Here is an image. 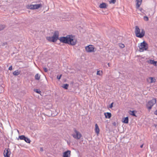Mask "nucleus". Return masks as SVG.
Wrapping results in <instances>:
<instances>
[{"label":"nucleus","mask_w":157,"mask_h":157,"mask_svg":"<svg viewBox=\"0 0 157 157\" xmlns=\"http://www.w3.org/2000/svg\"><path fill=\"white\" fill-rule=\"evenodd\" d=\"M68 86L69 85L68 84H64L63 86H62V87L65 89H67Z\"/></svg>","instance_id":"21"},{"label":"nucleus","mask_w":157,"mask_h":157,"mask_svg":"<svg viewBox=\"0 0 157 157\" xmlns=\"http://www.w3.org/2000/svg\"><path fill=\"white\" fill-rule=\"evenodd\" d=\"M131 113L130 114L131 115H132L133 116H136L135 114L134 111H131Z\"/></svg>","instance_id":"30"},{"label":"nucleus","mask_w":157,"mask_h":157,"mask_svg":"<svg viewBox=\"0 0 157 157\" xmlns=\"http://www.w3.org/2000/svg\"><path fill=\"white\" fill-rule=\"evenodd\" d=\"M71 156V151L67 150L64 152L63 154V157H70Z\"/></svg>","instance_id":"9"},{"label":"nucleus","mask_w":157,"mask_h":157,"mask_svg":"<svg viewBox=\"0 0 157 157\" xmlns=\"http://www.w3.org/2000/svg\"><path fill=\"white\" fill-rule=\"evenodd\" d=\"M60 41L65 44H67L72 45H75L77 43V40L72 35H68L66 37L62 36L59 39Z\"/></svg>","instance_id":"1"},{"label":"nucleus","mask_w":157,"mask_h":157,"mask_svg":"<svg viewBox=\"0 0 157 157\" xmlns=\"http://www.w3.org/2000/svg\"><path fill=\"white\" fill-rule=\"evenodd\" d=\"M119 46L121 48H123L124 47V45L122 44H119Z\"/></svg>","instance_id":"29"},{"label":"nucleus","mask_w":157,"mask_h":157,"mask_svg":"<svg viewBox=\"0 0 157 157\" xmlns=\"http://www.w3.org/2000/svg\"><path fill=\"white\" fill-rule=\"evenodd\" d=\"M62 76V75H57V78L58 79H60Z\"/></svg>","instance_id":"31"},{"label":"nucleus","mask_w":157,"mask_h":157,"mask_svg":"<svg viewBox=\"0 0 157 157\" xmlns=\"http://www.w3.org/2000/svg\"><path fill=\"white\" fill-rule=\"evenodd\" d=\"M144 19L145 21H148V17L147 16H144Z\"/></svg>","instance_id":"27"},{"label":"nucleus","mask_w":157,"mask_h":157,"mask_svg":"<svg viewBox=\"0 0 157 157\" xmlns=\"http://www.w3.org/2000/svg\"><path fill=\"white\" fill-rule=\"evenodd\" d=\"M20 74V71L18 70H17L14 71L13 74L14 75H17Z\"/></svg>","instance_id":"18"},{"label":"nucleus","mask_w":157,"mask_h":157,"mask_svg":"<svg viewBox=\"0 0 157 157\" xmlns=\"http://www.w3.org/2000/svg\"><path fill=\"white\" fill-rule=\"evenodd\" d=\"M11 154L10 150L9 148H5L4 150V157H10Z\"/></svg>","instance_id":"7"},{"label":"nucleus","mask_w":157,"mask_h":157,"mask_svg":"<svg viewBox=\"0 0 157 157\" xmlns=\"http://www.w3.org/2000/svg\"><path fill=\"white\" fill-rule=\"evenodd\" d=\"M113 124L114 125H116V123L115 122H114L113 123Z\"/></svg>","instance_id":"37"},{"label":"nucleus","mask_w":157,"mask_h":157,"mask_svg":"<svg viewBox=\"0 0 157 157\" xmlns=\"http://www.w3.org/2000/svg\"><path fill=\"white\" fill-rule=\"evenodd\" d=\"M104 115H105V117L106 118H109L111 116V113L109 112L105 113Z\"/></svg>","instance_id":"14"},{"label":"nucleus","mask_w":157,"mask_h":157,"mask_svg":"<svg viewBox=\"0 0 157 157\" xmlns=\"http://www.w3.org/2000/svg\"><path fill=\"white\" fill-rule=\"evenodd\" d=\"M113 102L110 105V106H109L110 108H112L113 107Z\"/></svg>","instance_id":"34"},{"label":"nucleus","mask_w":157,"mask_h":157,"mask_svg":"<svg viewBox=\"0 0 157 157\" xmlns=\"http://www.w3.org/2000/svg\"><path fill=\"white\" fill-rule=\"evenodd\" d=\"M108 66H109V63H108Z\"/></svg>","instance_id":"39"},{"label":"nucleus","mask_w":157,"mask_h":157,"mask_svg":"<svg viewBox=\"0 0 157 157\" xmlns=\"http://www.w3.org/2000/svg\"><path fill=\"white\" fill-rule=\"evenodd\" d=\"M116 2V0H111L110 1H109V2L110 3L114 4Z\"/></svg>","instance_id":"28"},{"label":"nucleus","mask_w":157,"mask_h":157,"mask_svg":"<svg viewBox=\"0 0 157 157\" xmlns=\"http://www.w3.org/2000/svg\"><path fill=\"white\" fill-rule=\"evenodd\" d=\"M74 132L72 134V135L73 137L77 140L79 139L82 137V135L80 132L77 131L76 129H74Z\"/></svg>","instance_id":"6"},{"label":"nucleus","mask_w":157,"mask_h":157,"mask_svg":"<svg viewBox=\"0 0 157 157\" xmlns=\"http://www.w3.org/2000/svg\"><path fill=\"white\" fill-rule=\"evenodd\" d=\"M34 90L35 92L39 94H40V93H41V91L39 89H34Z\"/></svg>","instance_id":"24"},{"label":"nucleus","mask_w":157,"mask_h":157,"mask_svg":"<svg viewBox=\"0 0 157 157\" xmlns=\"http://www.w3.org/2000/svg\"><path fill=\"white\" fill-rule=\"evenodd\" d=\"M33 4L28 5L27 6V8L28 9L31 10H33Z\"/></svg>","instance_id":"20"},{"label":"nucleus","mask_w":157,"mask_h":157,"mask_svg":"<svg viewBox=\"0 0 157 157\" xmlns=\"http://www.w3.org/2000/svg\"><path fill=\"white\" fill-rule=\"evenodd\" d=\"M85 50L87 52H93L94 51V47L92 45H89L85 47Z\"/></svg>","instance_id":"8"},{"label":"nucleus","mask_w":157,"mask_h":157,"mask_svg":"<svg viewBox=\"0 0 157 157\" xmlns=\"http://www.w3.org/2000/svg\"><path fill=\"white\" fill-rule=\"evenodd\" d=\"M154 114L157 115V110L154 112Z\"/></svg>","instance_id":"35"},{"label":"nucleus","mask_w":157,"mask_h":157,"mask_svg":"<svg viewBox=\"0 0 157 157\" xmlns=\"http://www.w3.org/2000/svg\"><path fill=\"white\" fill-rule=\"evenodd\" d=\"M138 47L139 48V51L140 52L146 50L148 48V44L145 41L141 43Z\"/></svg>","instance_id":"4"},{"label":"nucleus","mask_w":157,"mask_h":157,"mask_svg":"<svg viewBox=\"0 0 157 157\" xmlns=\"http://www.w3.org/2000/svg\"><path fill=\"white\" fill-rule=\"evenodd\" d=\"M5 28L4 25H0V31L3 30Z\"/></svg>","instance_id":"26"},{"label":"nucleus","mask_w":157,"mask_h":157,"mask_svg":"<svg viewBox=\"0 0 157 157\" xmlns=\"http://www.w3.org/2000/svg\"><path fill=\"white\" fill-rule=\"evenodd\" d=\"M40 151H43V148L42 147H40Z\"/></svg>","instance_id":"36"},{"label":"nucleus","mask_w":157,"mask_h":157,"mask_svg":"<svg viewBox=\"0 0 157 157\" xmlns=\"http://www.w3.org/2000/svg\"><path fill=\"white\" fill-rule=\"evenodd\" d=\"M147 81L150 83H152L155 82L156 79L154 78L150 77L147 79Z\"/></svg>","instance_id":"10"},{"label":"nucleus","mask_w":157,"mask_h":157,"mask_svg":"<svg viewBox=\"0 0 157 157\" xmlns=\"http://www.w3.org/2000/svg\"><path fill=\"white\" fill-rule=\"evenodd\" d=\"M135 33L136 36L139 38H142L145 35V32L144 29H142L140 32V30L138 26L135 27Z\"/></svg>","instance_id":"2"},{"label":"nucleus","mask_w":157,"mask_h":157,"mask_svg":"<svg viewBox=\"0 0 157 157\" xmlns=\"http://www.w3.org/2000/svg\"><path fill=\"white\" fill-rule=\"evenodd\" d=\"M123 121H122L125 124H127L128 123V117H126L123 119Z\"/></svg>","instance_id":"17"},{"label":"nucleus","mask_w":157,"mask_h":157,"mask_svg":"<svg viewBox=\"0 0 157 157\" xmlns=\"http://www.w3.org/2000/svg\"><path fill=\"white\" fill-rule=\"evenodd\" d=\"M97 74L98 75H102V71H97Z\"/></svg>","instance_id":"25"},{"label":"nucleus","mask_w":157,"mask_h":157,"mask_svg":"<svg viewBox=\"0 0 157 157\" xmlns=\"http://www.w3.org/2000/svg\"><path fill=\"white\" fill-rule=\"evenodd\" d=\"M42 6V5L41 4H37L33 5V10L37 9Z\"/></svg>","instance_id":"11"},{"label":"nucleus","mask_w":157,"mask_h":157,"mask_svg":"<svg viewBox=\"0 0 157 157\" xmlns=\"http://www.w3.org/2000/svg\"><path fill=\"white\" fill-rule=\"evenodd\" d=\"M99 7L101 8H105L106 7V5L105 3H103L100 5Z\"/></svg>","instance_id":"15"},{"label":"nucleus","mask_w":157,"mask_h":157,"mask_svg":"<svg viewBox=\"0 0 157 157\" xmlns=\"http://www.w3.org/2000/svg\"><path fill=\"white\" fill-rule=\"evenodd\" d=\"M24 140L27 143H30V139L27 137H25V139Z\"/></svg>","instance_id":"23"},{"label":"nucleus","mask_w":157,"mask_h":157,"mask_svg":"<svg viewBox=\"0 0 157 157\" xmlns=\"http://www.w3.org/2000/svg\"><path fill=\"white\" fill-rule=\"evenodd\" d=\"M148 63H149L153 64L155 66H156L157 62L155 61L154 60H150L149 61H148Z\"/></svg>","instance_id":"16"},{"label":"nucleus","mask_w":157,"mask_h":157,"mask_svg":"<svg viewBox=\"0 0 157 157\" xmlns=\"http://www.w3.org/2000/svg\"><path fill=\"white\" fill-rule=\"evenodd\" d=\"M59 32L58 31H56L54 32L52 36H48L46 37V39L48 41L53 42H56L59 39Z\"/></svg>","instance_id":"3"},{"label":"nucleus","mask_w":157,"mask_h":157,"mask_svg":"<svg viewBox=\"0 0 157 157\" xmlns=\"http://www.w3.org/2000/svg\"><path fill=\"white\" fill-rule=\"evenodd\" d=\"M95 132L97 135H98L99 133L100 130L97 124H95Z\"/></svg>","instance_id":"12"},{"label":"nucleus","mask_w":157,"mask_h":157,"mask_svg":"<svg viewBox=\"0 0 157 157\" xmlns=\"http://www.w3.org/2000/svg\"><path fill=\"white\" fill-rule=\"evenodd\" d=\"M43 69H44V71L45 72H47L48 71L47 68H46V67H44L43 68Z\"/></svg>","instance_id":"32"},{"label":"nucleus","mask_w":157,"mask_h":157,"mask_svg":"<svg viewBox=\"0 0 157 157\" xmlns=\"http://www.w3.org/2000/svg\"><path fill=\"white\" fill-rule=\"evenodd\" d=\"M136 8H139L142 2V0H136Z\"/></svg>","instance_id":"13"},{"label":"nucleus","mask_w":157,"mask_h":157,"mask_svg":"<svg viewBox=\"0 0 157 157\" xmlns=\"http://www.w3.org/2000/svg\"><path fill=\"white\" fill-rule=\"evenodd\" d=\"M19 138L21 140H25V137L24 135H21L19 136Z\"/></svg>","instance_id":"22"},{"label":"nucleus","mask_w":157,"mask_h":157,"mask_svg":"<svg viewBox=\"0 0 157 157\" xmlns=\"http://www.w3.org/2000/svg\"><path fill=\"white\" fill-rule=\"evenodd\" d=\"M140 147L141 148H142L143 147V144L141 145Z\"/></svg>","instance_id":"38"},{"label":"nucleus","mask_w":157,"mask_h":157,"mask_svg":"<svg viewBox=\"0 0 157 157\" xmlns=\"http://www.w3.org/2000/svg\"><path fill=\"white\" fill-rule=\"evenodd\" d=\"M156 102L155 98H153L151 100L149 101L146 104V106L148 109H151L153 105Z\"/></svg>","instance_id":"5"},{"label":"nucleus","mask_w":157,"mask_h":157,"mask_svg":"<svg viewBox=\"0 0 157 157\" xmlns=\"http://www.w3.org/2000/svg\"><path fill=\"white\" fill-rule=\"evenodd\" d=\"M9 70L11 71L13 70V67L12 66H11L9 67Z\"/></svg>","instance_id":"33"},{"label":"nucleus","mask_w":157,"mask_h":157,"mask_svg":"<svg viewBox=\"0 0 157 157\" xmlns=\"http://www.w3.org/2000/svg\"><path fill=\"white\" fill-rule=\"evenodd\" d=\"M40 75L39 74H36L35 75V79L36 80H39L40 78Z\"/></svg>","instance_id":"19"}]
</instances>
